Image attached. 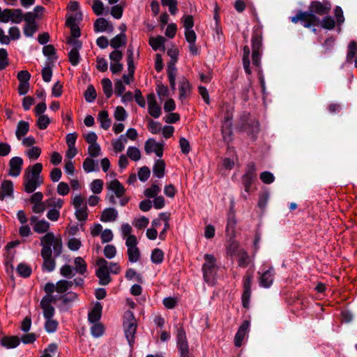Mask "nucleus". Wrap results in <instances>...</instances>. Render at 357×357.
Masks as SVG:
<instances>
[{
  "label": "nucleus",
  "instance_id": "nucleus-1",
  "mask_svg": "<svg viewBox=\"0 0 357 357\" xmlns=\"http://www.w3.org/2000/svg\"><path fill=\"white\" fill-rule=\"evenodd\" d=\"M42 170L43 165L40 162L29 166L25 169L23 185L26 192H33L38 186L43 183V179L40 175Z\"/></svg>",
  "mask_w": 357,
  "mask_h": 357
},
{
  "label": "nucleus",
  "instance_id": "nucleus-2",
  "mask_svg": "<svg viewBox=\"0 0 357 357\" xmlns=\"http://www.w3.org/2000/svg\"><path fill=\"white\" fill-rule=\"evenodd\" d=\"M106 188L112 193L108 194L107 198L111 204L116 203V198L120 199V204L125 206L130 200V197L125 195L126 188L117 179H114L106 183Z\"/></svg>",
  "mask_w": 357,
  "mask_h": 357
},
{
  "label": "nucleus",
  "instance_id": "nucleus-3",
  "mask_svg": "<svg viewBox=\"0 0 357 357\" xmlns=\"http://www.w3.org/2000/svg\"><path fill=\"white\" fill-rule=\"evenodd\" d=\"M40 245L42 246L41 254L52 253L51 246L56 255H59L61 252L62 242L60 238L55 237L53 233L48 232L40 238Z\"/></svg>",
  "mask_w": 357,
  "mask_h": 357
},
{
  "label": "nucleus",
  "instance_id": "nucleus-4",
  "mask_svg": "<svg viewBox=\"0 0 357 357\" xmlns=\"http://www.w3.org/2000/svg\"><path fill=\"white\" fill-rule=\"evenodd\" d=\"M291 22L296 24L298 21L303 22V26L310 28L312 26H317L320 23V19L312 12L299 10L295 16L291 17Z\"/></svg>",
  "mask_w": 357,
  "mask_h": 357
},
{
  "label": "nucleus",
  "instance_id": "nucleus-5",
  "mask_svg": "<svg viewBox=\"0 0 357 357\" xmlns=\"http://www.w3.org/2000/svg\"><path fill=\"white\" fill-rule=\"evenodd\" d=\"M124 318L125 321L123 326L126 337L130 345H132L135 340V334L137 329L136 320L132 312L130 311H128L125 313Z\"/></svg>",
  "mask_w": 357,
  "mask_h": 357
},
{
  "label": "nucleus",
  "instance_id": "nucleus-6",
  "mask_svg": "<svg viewBox=\"0 0 357 357\" xmlns=\"http://www.w3.org/2000/svg\"><path fill=\"white\" fill-rule=\"evenodd\" d=\"M96 264L98 266L96 275L99 279L100 284H108L112 280L109 275L110 272L109 271L108 262L104 258H99L97 259Z\"/></svg>",
  "mask_w": 357,
  "mask_h": 357
},
{
  "label": "nucleus",
  "instance_id": "nucleus-7",
  "mask_svg": "<svg viewBox=\"0 0 357 357\" xmlns=\"http://www.w3.org/2000/svg\"><path fill=\"white\" fill-rule=\"evenodd\" d=\"M262 47V36L257 32H254L252 36V64L256 67L260 66L261 49Z\"/></svg>",
  "mask_w": 357,
  "mask_h": 357
},
{
  "label": "nucleus",
  "instance_id": "nucleus-8",
  "mask_svg": "<svg viewBox=\"0 0 357 357\" xmlns=\"http://www.w3.org/2000/svg\"><path fill=\"white\" fill-rule=\"evenodd\" d=\"M137 239L136 236H131L128 240H126V245L128 248L127 254L128 259L131 263H135L140 259L141 253L137 247Z\"/></svg>",
  "mask_w": 357,
  "mask_h": 357
},
{
  "label": "nucleus",
  "instance_id": "nucleus-9",
  "mask_svg": "<svg viewBox=\"0 0 357 357\" xmlns=\"http://www.w3.org/2000/svg\"><path fill=\"white\" fill-rule=\"evenodd\" d=\"M256 178L255 165L254 162H250L247 165L245 173L242 176L243 184L246 192L250 191V186Z\"/></svg>",
  "mask_w": 357,
  "mask_h": 357
},
{
  "label": "nucleus",
  "instance_id": "nucleus-10",
  "mask_svg": "<svg viewBox=\"0 0 357 357\" xmlns=\"http://www.w3.org/2000/svg\"><path fill=\"white\" fill-rule=\"evenodd\" d=\"M331 9L330 2L322 3L319 1H313L309 6V11L312 12L314 15H328Z\"/></svg>",
  "mask_w": 357,
  "mask_h": 357
},
{
  "label": "nucleus",
  "instance_id": "nucleus-11",
  "mask_svg": "<svg viewBox=\"0 0 357 357\" xmlns=\"http://www.w3.org/2000/svg\"><path fill=\"white\" fill-rule=\"evenodd\" d=\"M127 63H128V70L127 75H123V79L126 84H129L134 78L135 73V65L133 59V49L130 45L127 50Z\"/></svg>",
  "mask_w": 357,
  "mask_h": 357
},
{
  "label": "nucleus",
  "instance_id": "nucleus-12",
  "mask_svg": "<svg viewBox=\"0 0 357 357\" xmlns=\"http://www.w3.org/2000/svg\"><path fill=\"white\" fill-rule=\"evenodd\" d=\"M56 302V298L53 296H45L40 303L43 310L45 318H52L54 314V308L52 305V303Z\"/></svg>",
  "mask_w": 357,
  "mask_h": 357
},
{
  "label": "nucleus",
  "instance_id": "nucleus-13",
  "mask_svg": "<svg viewBox=\"0 0 357 357\" xmlns=\"http://www.w3.org/2000/svg\"><path fill=\"white\" fill-rule=\"evenodd\" d=\"M163 144L161 142H157L153 139H149L145 144V151L149 154L155 153L157 156L161 157L163 153Z\"/></svg>",
  "mask_w": 357,
  "mask_h": 357
},
{
  "label": "nucleus",
  "instance_id": "nucleus-14",
  "mask_svg": "<svg viewBox=\"0 0 357 357\" xmlns=\"http://www.w3.org/2000/svg\"><path fill=\"white\" fill-rule=\"evenodd\" d=\"M252 275L247 274L243 278V293L242 295L243 305L245 307H248L251 296V284Z\"/></svg>",
  "mask_w": 357,
  "mask_h": 357
},
{
  "label": "nucleus",
  "instance_id": "nucleus-15",
  "mask_svg": "<svg viewBox=\"0 0 357 357\" xmlns=\"http://www.w3.org/2000/svg\"><path fill=\"white\" fill-rule=\"evenodd\" d=\"M275 271L273 267L262 273L259 278V285L264 288H269L274 280Z\"/></svg>",
  "mask_w": 357,
  "mask_h": 357
},
{
  "label": "nucleus",
  "instance_id": "nucleus-16",
  "mask_svg": "<svg viewBox=\"0 0 357 357\" xmlns=\"http://www.w3.org/2000/svg\"><path fill=\"white\" fill-rule=\"evenodd\" d=\"M147 101L149 114L154 118L159 117L161 114V109L157 104L155 95L149 93L147 96Z\"/></svg>",
  "mask_w": 357,
  "mask_h": 357
},
{
  "label": "nucleus",
  "instance_id": "nucleus-17",
  "mask_svg": "<svg viewBox=\"0 0 357 357\" xmlns=\"http://www.w3.org/2000/svg\"><path fill=\"white\" fill-rule=\"evenodd\" d=\"M31 225L35 232L42 234L47 231L50 228V223L44 220H39L36 216L30 218Z\"/></svg>",
  "mask_w": 357,
  "mask_h": 357
},
{
  "label": "nucleus",
  "instance_id": "nucleus-18",
  "mask_svg": "<svg viewBox=\"0 0 357 357\" xmlns=\"http://www.w3.org/2000/svg\"><path fill=\"white\" fill-rule=\"evenodd\" d=\"M23 160L20 157H14L9 162V175L11 176H17L20 175Z\"/></svg>",
  "mask_w": 357,
  "mask_h": 357
},
{
  "label": "nucleus",
  "instance_id": "nucleus-19",
  "mask_svg": "<svg viewBox=\"0 0 357 357\" xmlns=\"http://www.w3.org/2000/svg\"><path fill=\"white\" fill-rule=\"evenodd\" d=\"M177 344L180 351V355L190 351L186 339L185 333L183 328L178 329L177 331Z\"/></svg>",
  "mask_w": 357,
  "mask_h": 357
},
{
  "label": "nucleus",
  "instance_id": "nucleus-20",
  "mask_svg": "<svg viewBox=\"0 0 357 357\" xmlns=\"http://www.w3.org/2000/svg\"><path fill=\"white\" fill-rule=\"evenodd\" d=\"M177 344L180 351V355L190 351L186 339L185 333L183 328L178 329L177 331Z\"/></svg>",
  "mask_w": 357,
  "mask_h": 357
},
{
  "label": "nucleus",
  "instance_id": "nucleus-21",
  "mask_svg": "<svg viewBox=\"0 0 357 357\" xmlns=\"http://www.w3.org/2000/svg\"><path fill=\"white\" fill-rule=\"evenodd\" d=\"M113 25L103 17L98 18L94 22V31L96 32L108 31L112 32Z\"/></svg>",
  "mask_w": 357,
  "mask_h": 357
},
{
  "label": "nucleus",
  "instance_id": "nucleus-22",
  "mask_svg": "<svg viewBox=\"0 0 357 357\" xmlns=\"http://www.w3.org/2000/svg\"><path fill=\"white\" fill-rule=\"evenodd\" d=\"M250 323L248 321H245L241 325L234 337V344L236 347H240L242 345L243 340L248 331Z\"/></svg>",
  "mask_w": 357,
  "mask_h": 357
},
{
  "label": "nucleus",
  "instance_id": "nucleus-23",
  "mask_svg": "<svg viewBox=\"0 0 357 357\" xmlns=\"http://www.w3.org/2000/svg\"><path fill=\"white\" fill-rule=\"evenodd\" d=\"M191 85L185 77L179 82V99L183 101L190 93Z\"/></svg>",
  "mask_w": 357,
  "mask_h": 357
},
{
  "label": "nucleus",
  "instance_id": "nucleus-24",
  "mask_svg": "<svg viewBox=\"0 0 357 357\" xmlns=\"http://www.w3.org/2000/svg\"><path fill=\"white\" fill-rule=\"evenodd\" d=\"M118 218V211L114 208H107L102 212L100 220L104 222H114Z\"/></svg>",
  "mask_w": 357,
  "mask_h": 357
},
{
  "label": "nucleus",
  "instance_id": "nucleus-25",
  "mask_svg": "<svg viewBox=\"0 0 357 357\" xmlns=\"http://www.w3.org/2000/svg\"><path fill=\"white\" fill-rule=\"evenodd\" d=\"M66 25L70 29V36L73 38H77L80 36V29L75 22V18L69 17L66 22Z\"/></svg>",
  "mask_w": 357,
  "mask_h": 357
},
{
  "label": "nucleus",
  "instance_id": "nucleus-26",
  "mask_svg": "<svg viewBox=\"0 0 357 357\" xmlns=\"http://www.w3.org/2000/svg\"><path fill=\"white\" fill-rule=\"evenodd\" d=\"M126 44V36L125 33H121L110 40V46L114 49H118L120 47H123Z\"/></svg>",
  "mask_w": 357,
  "mask_h": 357
},
{
  "label": "nucleus",
  "instance_id": "nucleus-27",
  "mask_svg": "<svg viewBox=\"0 0 357 357\" xmlns=\"http://www.w3.org/2000/svg\"><path fill=\"white\" fill-rule=\"evenodd\" d=\"M244 131L252 134L258 133L260 131L259 123L255 118H250L249 122L243 126Z\"/></svg>",
  "mask_w": 357,
  "mask_h": 357
},
{
  "label": "nucleus",
  "instance_id": "nucleus-28",
  "mask_svg": "<svg viewBox=\"0 0 357 357\" xmlns=\"http://www.w3.org/2000/svg\"><path fill=\"white\" fill-rule=\"evenodd\" d=\"M102 305L100 303H97L92 310L89 313V320L91 322H96L100 319L102 312Z\"/></svg>",
  "mask_w": 357,
  "mask_h": 357
},
{
  "label": "nucleus",
  "instance_id": "nucleus-29",
  "mask_svg": "<svg viewBox=\"0 0 357 357\" xmlns=\"http://www.w3.org/2000/svg\"><path fill=\"white\" fill-rule=\"evenodd\" d=\"M243 68L245 73L248 75H250L252 71L250 69V48L248 45H245L243 48Z\"/></svg>",
  "mask_w": 357,
  "mask_h": 357
},
{
  "label": "nucleus",
  "instance_id": "nucleus-30",
  "mask_svg": "<svg viewBox=\"0 0 357 357\" xmlns=\"http://www.w3.org/2000/svg\"><path fill=\"white\" fill-rule=\"evenodd\" d=\"M161 217L162 219V222L164 225V228L162 231L159 234V238L161 240H165L166 237V231L169 229V220H170V213L165 212L161 213Z\"/></svg>",
  "mask_w": 357,
  "mask_h": 357
},
{
  "label": "nucleus",
  "instance_id": "nucleus-31",
  "mask_svg": "<svg viewBox=\"0 0 357 357\" xmlns=\"http://www.w3.org/2000/svg\"><path fill=\"white\" fill-rule=\"evenodd\" d=\"M165 38L163 36H159L157 37H151L149 38V45L154 50H158L160 48L165 50Z\"/></svg>",
  "mask_w": 357,
  "mask_h": 357
},
{
  "label": "nucleus",
  "instance_id": "nucleus-32",
  "mask_svg": "<svg viewBox=\"0 0 357 357\" xmlns=\"http://www.w3.org/2000/svg\"><path fill=\"white\" fill-rule=\"evenodd\" d=\"M41 256L43 259V268L47 271H53L55 268V261L52 257V253L45 254V255L41 254Z\"/></svg>",
  "mask_w": 357,
  "mask_h": 357
},
{
  "label": "nucleus",
  "instance_id": "nucleus-33",
  "mask_svg": "<svg viewBox=\"0 0 357 357\" xmlns=\"http://www.w3.org/2000/svg\"><path fill=\"white\" fill-rule=\"evenodd\" d=\"M1 344L6 348H15L20 344V339L16 336L4 337L1 339Z\"/></svg>",
  "mask_w": 357,
  "mask_h": 357
},
{
  "label": "nucleus",
  "instance_id": "nucleus-34",
  "mask_svg": "<svg viewBox=\"0 0 357 357\" xmlns=\"http://www.w3.org/2000/svg\"><path fill=\"white\" fill-rule=\"evenodd\" d=\"M165 162L163 160H156L153 172L154 175L158 178H162L165 175Z\"/></svg>",
  "mask_w": 357,
  "mask_h": 357
},
{
  "label": "nucleus",
  "instance_id": "nucleus-35",
  "mask_svg": "<svg viewBox=\"0 0 357 357\" xmlns=\"http://www.w3.org/2000/svg\"><path fill=\"white\" fill-rule=\"evenodd\" d=\"M237 258L238 264L241 267H246L250 263V257L243 250L238 251L234 255Z\"/></svg>",
  "mask_w": 357,
  "mask_h": 357
},
{
  "label": "nucleus",
  "instance_id": "nucleus-36",
  "mask_svg": "<svg viewBox=\"0 0 357 357\" xmlns=\"http://www.w3.org/2000/svg\"><path fill=\"white\" fill-rule=\"evenodd\" d=\"M13 191V183L10 181H4L1 184V192H0V199H3L5 196H10Z\"/></svg>",
  "mask_w": 357,
  "mask_h": 357
},
{
  "label": "nucleus",
  "instance_id": "nucleus-37",
  "mask_svg": "<svg viewBox=\"0 0 357 357\" xmlns=\"http://www.w3.org/2000/svg\"><path fill=\"white\" fill-rule=\"evenodd\" d=\"M74 265L76 272L79 274L84 275L86 272L87 265L82 257H76L74 260Z\"/></svg>",
  "mask_w": 357,
  "mask_h": 357
},
{
  "label": "nucleus",
  "instance_id": "nucleus-38",
  "mask_svg": "<svg viewBox=\"0 0 357 357\" xmlns=\"http://www.w3.org/2000/svg\"><path fill=\"white\" fill-rule=\"evenodd\" d=\"M357 54V42L351 40L349 45L347 54V61L348 63H352L355 56Z\"/></svg>",
  "mask_w": 357,
  "mask_h": 357
},
{
  "label": "nucleus",
  "instance_id": "nucleus-39",
  "mask_svg": "<svg viewBox=\"0 0 357 357\" xmlns=\"http://www.w3.org/2000/svg\"><path fill=\"white\" fill-rule=\"evenodd\" d=\"M336 22L334 20V19L328 15H326V16L322 19V20H320L319 24L323 29H328V30H332L335 27Z\"/></svg>",
  "mask_w": 357,
  "mask_h": 357
},
{
  "label": "nucleus",
  "instance_id": "nucleus-40",
  "mask_svg": "<svg viewBox=\"0 0 357 357\" xmlns=\"http://www.w3.org/2000/svg\"><path fill=\"white\" fill-rule=\"evenodd\" d=\"M98 121L100 126L105 130L108 129L111 126V121L109 118L108 112L105 110L100 112L98 114Z\"/></svg>",
  "mask_w": 357,
  "mask_h": 357
},
{
  "label": "nucleus",
  "instance_id": "nucleus-41",
  "mask_svg": "<svg viewBox=\"0 0 357 357\" xmlns=\"http://www.w3.org/2000/svg\"><path fill=\"white\" fill-rule=\"evenodd\" d=\"M227 153L229 157L225 158V169H231L237 161V158L235 155L234 151L231 150L230 148H228Z\"/></svg>",
  "mask_w": 357,
  "mask_h": 357
},
{
  "label": "nucleus",
  "instance_id": "nucleus-42",
  "mask_svg": "<svg viewBox=\"0 0 357 357\" xmlns=\"http://www.w3.org/2000/svg\"><path fill=\"white\" fill-rule=\"evenodd\" d=\"M73 284V281H68L66 280H61L56 284V291L59 294H62L66 291L68 289L72 287Z\"/></svg>",
  "mask_w": 357,
  "mask_h": 357
},
{
  "label": "nucleus",
  "instance_id": "nucleus-43",
  "mask_svg": "<svg viewBox=\"0 0 357 357\" xmlns=\"http://www.w3.org/2000/svg\"><path fill=\"white\" fill-rule=\"evenodd\" d=\"M10 17L13 23L19 24L23 20L24 14L21 9H10Z\"/></svg>",
  "mask_w": 357,
  "mask_h": 357
},
{
  "label": "nucleus",
  "instance_id": "nucleus-44",
  "mask_svg": "<svg viewBox=\"0 0 357 357\" xmlns=\"http://www.w3.org/2000/svg\"><path fill=\"white\" fill-rule=\"evenodd\" d=\"M75 215L79 221H85L88 218V208L87 205L82 206L75 208Z\"/></svg>",
  "mask_w": 357,
  "mask_h": 357
},
{
  "label": "nucleus",
  "instance_id": "nucleus-45",
  "mask_svg": "<svg viewBox=\"0 0 357 357\" xmlns=\"http://www.w3.org/2000/svg\"><path fill=\"white\" fill-rule=\"evenodd\" d=\"M206 262L203 265V271L206 272V275H208L210 271H208L211 268H217L215 266V259L213 255H206L204 256Z\"/></svg>",
  "mask_w": 357,
  "mask_h": 357
},
{
  "label": "nucleus",
  "instance_id": "nucleus-46",
  "mask_svg": "<svg viewBox=\"0 0 357 357\" xmlns=\"http://www.w3.org/2000/svg\"><path fill=\"white\" fill-rule=\"evenodd\" d=\"M102 86L103 92L106 96V98L108 99L112 95V84L111 80L109 78H104L101 81Z\"/></svg>",
  "mask_w": 357,
  "mask_h": 357
},
{
  "label": "nucleus",
  "instance_id": "nucleus-47",
  "mask_svg": "<svg viewBox=\"0 0 357 357\" xmlns=\"http://www.w3.org/2000/svg\"><path fill=\"white\" fill-rule=\"evenodd\" d=\"M334 15H335V17L336 18V23H337V29H338V31L340 32L341 31V25L344 23V15H343V11H342V9L340 6H336L334 9Z\"/></svg>",
  "mask_w": 357,
  "mask_h": 357
},
{
  "label": "nucleus",
  "instance_id": "nucleus-48",
  "mask_svg": "<svg viewBox=\"0 0 357 357\" xmlns=\"http://www.w3.org/2000/svg\"><path fill=\"white\" fill-rule=\"evenodd\" d=\"M63 203L64 202L63 199L54 197L46 200V204L47 206L57 210H60L63 207Z\"/></svg>",
  "mask_w": 357,
  "mask_h": 357
},
{
  "label": "nucleus",
  "instance_id": "nucleus-49",
  "mask_svg": "<svg viewBox=\"0 0 357 357\" xmlns=\"http://www.w3.org/2000/svg\"><path fill=\"white\" fill-rule=\"evenodd\" d=\"M160 192V188L158 185L153 184L150 188H146L144 192V196L147 198H154Z\"/></svg>",
  "mask_w": 357,
  "mask_h": 357
},
{
  "label": "nucleus",
  "instance_id": "nucleus-50",
  "mask_svg": "<svg viewBox=\"0 0 357 357\" xmlns=\"http://www.w3.org/2000/svg\"><path fill=\"white\" fill-rule=\"evenodd\" d=\"M232 208H233V202H231V210L228 214L227 230L228 235H231L233 236L234 234V225L236 224V221L234 219L233 212L231 211Z\"/></svg>",
  "mask_w": 357,
  "mask_h": 357
},
{
  "label": "nucleus",
  "instance_id": "nucleus-51",
  "mask_svg": "<svg viewBox=\"0 0 357 357\" xmlns=\"http://www.w3.org/2000/svg\"><path fill=\"white\" fill-rule=\"evenodd\" d=\"M164 259V252L158 248H155L151 253V261L154 264H161Z\"/></svg>",
  "mask_w": 357,
  "mask_h": 357
},
{
  "label": "nucleus",
  "instance_id": "nucleus-52",
  "mask_svg": "<svg viewBox=\"0 0 357 357\" xmlns=\"http://www.w3.org/2000/svg\"><path fill=\"white\" fill-rule=\"evenodd\" d=\"M96 91L93 85L88 86L84 92V98L86 102H91L96 98Z\"/></svg>",
  "mask_w": 357,
  "mask_h": 357
},
{
  "label": "nucleus",
  "instance_id": "nucleus-53",
  "mask_svg": "<svg viewBox=\"0 0 357 357\" xmlns=\"http://www.w3.org/2000/svg\"><path fill=\"white\" fill-rule=\"evenodd\" d=\"M17 271L20 275L26 278L31 273V268L26 264H20L17 267Z\"/></svg>",
  "mask_w": 357,
  "mask_h": 357
},
{
  "label": "nucleus",
  "instance_id": "nucleus-54",
  "mask_svg": "<svg viewBox=\"0 0 357 357\" xmlns=\"http://www.w3.org/2000/svg\"><path fill=\"white\" fill-rule=\"evenodd\" d=\"M8 64L9 61L6 50L0 48V70L6 68Z\"/></svg>",
  "mask_w": 357,
  "mask_h": 357
},
{
  "label": "nucleus",
  "instance_id": "nucleus-55",
  "mask_svg": "<svg viewBox=\"0 0 357 357\" xmlns=\"http://www.w3.org/2000/svg\"><path fill=\"white\" fill-rule=\"evenodd\" d=\"M77 298V296L75 293L74 292H68L66 294H64L63 296H62L60 299L62 301V303L65 305H70V303H72L73 302H74L75 301H76Z\"/></svg>",
  "mask_w": 357,
  "mask_h": 357
},
{
  "label": "nucleus",
  "instance_id": "nucleus-56",
  "mask_svg": "<svg viewBox=\"0 0 357 357\" xmlns=\"http://www.w3.org/2000/svg\"><path fill=\"white\" fill-rule=\"evenodd\" d=\"M67 246L70 250L77 251L82 246V242L79 238H71L68 241Z\"/></svg>",
  "mask_w": 357,
  "mask_h": 357
},
{
  "label": "nucleus",
  "instance_id": "nucleus-57",
  "mask_svg": "<svg viewBox=\"0 0 357 357\" xmlns=\"http://www.w3.org/2000/svg\"><path fill=\"white\" fill-rule=\"evenodd\" d=\"M243 249L238 247V244L236 241L232 240L231 238L229 240V244L227 248V254L234 256L237 254L238 251L242 250Z\"/></svg>",
  "mask_w": 357,
  "mask_h": 357
},
{
  "label": "nucleus",
  "instance_id": "nucleus-58",
  "mask_svg": "<svg viewBox=\"0 0 357 357\" xmlns=\"http://www.w3.org/2000/svg\"><path fill=\"white\" fill-rule=\"evenodd\" d=\"M114 116L116 120L122 121L126 119L127 113L123 107L118 106L114 111Z\"/></svg>",
  "mask_w": 357,
  "mask_h": 357
},
{
  "label": "nucleus",
  "instance_id": "nucleus-59",
  "mask_svg": "<svg viewBox=\"0 0 357 357\" xmlns=\"http://www.w3.org/2000/svg\"><path fill=\"white\" fill-rule=\"evenodd\" d=\"M103 189V181L100 179H96L91 183V190L94 194H99Z\"/></svg>",
  "mask_w": 357,
  "mask_h": 357
},
{
  "label": "nucleus",
  "instance_id": "nucleus-60",
  "mask_svg": "<svg viewBox=\"0 0 357 357\" xmlns=\"http://www.w3.org/2000/svg\"><path fill=\"white\" fill-rule=\"evenodd\" d=\"M149 220L147 218L142 216L139 218L135 219L133 222V225L139 229H144L148 226Z\"/></svg>",
  "mask_w": 357,
  "mask_h": 357
},
{
  "label": "nucleus",
  "instance_id": "nucleus-61",
  "mask_svg": "<svg viewBox=\"0 0 357 357\" xmlns=\"http://www.w3.org/2000/svg\"><path fill=\"white\" fill-rule=\"evenodd\" d=\"M71 204L74 208L86 205L85 198L80 194L76 195L73 197Z\"/></svg>",
  "mask_w": 357,
  "mask_h": 357
},
{
  "label": "nucleus",
  "instance_id": "nucleus-62",
  "mask_svg": "<svg viewBox=\"0 0 357 357\" xmlns=\"http://www.w3.org/2000/svg\"><path fill=\"white\" fill-rule=\"evenodd\" d=\"M128 156L134 161H137L141 158L139 150L135 147H130L127 151Z\"/></svg>",
  "mask_w": 357,
  "mask_h": 357
},
{
  "label": "nucleus",
  "instance_id": "nucleus-63",
  "mask_svg": "<svg viewBox=\"0 0 357 357\" xmlns=\"http://www.w3.org/2000/svg\"><path fill=\"white\" fill-rule=\"evenodd\" d=\"M70 187L68 183L65 182H60L56 187V192L61 196H66L70 192Z\"/></svg>",
  "mask_w": 357,
  "mask_h": 357
},
{
  "label": "nucleus",
  "instance_id": "nucleus-64",
  "mask_svg": "<svg viewBox=\"0 0 357 357\" xmlns=\"http://www.w3.org/2000/svg\"><path fill=\"white\" fill-rule=\"evenodd\" d=\"M57 353V346L55 344H52L45 349L44 354L40 357H54Z\"/></svg>",
  "mask_w": 357,
  "mask_h": 357
}]
</instances>
